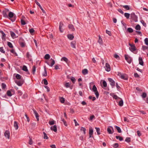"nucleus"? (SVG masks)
<instances>
[{
	"label": "nucleus",
	"mask_w": 148,
	"mask_h": 148,
	"mask_svg": "<svg viewBox=\"0 0 148 148\" xmlns=\"http://www.w3.org/2000/svg\"><path fill=\"white\" fill-rule=\"evenodd\" d=\"M50 58V56L49 54H47V64L51 67H52L55 63V61L52 58L49 60Z\"/></svg>",
	"instance_id": "f257e3e1"
},
{
	"label": "nucleus",
	"mask_w": 148,
	"mask_h": 148,
	"mask_svg": "<svg viewBox=\"0 0 148 148\" xmlns=\"http://www.w3.org/2000/svg\"><path fill=\"white\" fill-rule=\"evenodd\" d=\"M8 17H9L10 19L12 21L14 22L16 20L15 17H14V14L12 12H10L8 15Z\"/></svg>",
	"instance_id": "f03ea898"
},
{
	"label": "nucleus",
	"mask_w": 148,
	"mask_h": 148,
	"mask_svg": "<svg viewBox=\"0 0 148 148\" xmlns=\"http://www.w3.org/2000/svg\"><path fill=\"white\" fill-rule=\"evenodd\" d=\"M92 91L95 92V94L96 96V97L98 98L99 96V94L97 91V89L95 85H94L92 88Z\"/></svg>",
	"instance_id": "7ed1b4c3"
},
{
	"label": "nucleus",
	"mask_w": 148,
	"mask_h": 148,
	"mask_svg": "<svg viewBox=\"0 0 148 148\" xmlns=\"http://www.w3.org/2000/svg\"><path fill=\"white\" fill-rule=\"evenodd\" d=\"M129 45L130 46V47H129V49L132 52H133L136 49V48L135 46L134 45L129 43Z\"/></svg>",
	"instance_id": "20e7f679"
},
{
	"label": "nucleus",
	"mask_w": 148,
	"mask_h": 148,
	"mask_svg": "<svg viewBox=\"0 0 148 148\" xmlns=\"http://www.w3.org/2000/svg\"><path fill=\"white\" fill-rule=\"evenodd\" d=\"M9 11V10L7 8L5 9L3 11L2 14L4 17L7 18L8 17L7 13Z\"/></svg>",
	"instance_id": "39448f33"
},
{
	"label": "nucleus",
	"mask_w": 148,
	"mask_h": 148,
	"mask_svg": "<svg viewBox=\"0 0 148 148\" xmlns=\"http://www.w3.org/2000/svg\"><path fill=\"white\" fill-rule=\"evenodd\" d=\"M125 58L127 62L129 63L130 64L132 61V58L128 55H125Z\"/></svg>",
	"instance_id": "423d86ee"
},
{
	"label": "nucleus",
	"mask_w": 148,
	"mask_h": 148,
	"mask_svg": "<svg viewBox=\"0 0 148 148\" xmlns=\"http://www.w3.org/2000/svg\"><path fill=\"white\" fill-rule=\"evenodd\" d=\"M107 131L110 134H112L114 132V130L112 126H109L107 128Z\"/></svg>",
	"instance_id": "0eeeda50"
},
{
	"label": "nucleus",
	"mask_w": 148,
	"mask_h": 148,
	"mask_svg": "<svg viewBox=\"0 0 148 148\" xmlns=\"http://www.w3.org/2000/svg\"><path fill=\"white\" fill-rule=\"evenodd\" d=\"M24 82V81L23 79H21L19 80H16L15 81V83L19 86H21L23 84Z\"/></svg>",
	"instance_id": "6e6552de"
},
{
	"label": "nucleus",
	"mask_w": 148,
	"mask_h": 148,
	"mask_svg": "<svg viewBox=\"0 0 148 148\" xmlns=\"http://www.w3.org/2000/svg\"><path fill=\"white\" fill-rule=\"evenodd\" d=\"M108 80L110 82V84L112 86V87H114L115 86V82L112 79L109 78L108 79Z\"/></svg>",
	"instance_id": "1a4fd4ad"
},
{
	"label": "nucleus",
	"mask_w": 148,
	"mask_h": 148,
	"mask_svg": "<svg viewBox=\"0 0 148 148\" xmlns=\"http://www.w3.org/2000/svg\"><path fill=\"white\" fill-rule=\"evenodd\" d=\"M131 18L135 21H136L137 20V17L135 15L134 13H132L131 14Z\"/></svg>",
	"instance_id": "9d476101"
},
{
	"label": "nucleus",
	"mask_w": 148,
	"mask_h": 148,
	"mask_svg": "<svg viewBox=\"0 0 148 148\" xmlns=\"http://www.w3.org/2000/svg\"><path fill=\"white\" fill-rule=\"evenodd\" d=\"M105 68L106 70L107 71H109L111 70L110 66L109 64L107 63H106Z\"/></svg>",
	"instance_id": "9b49d317"
},
{
	"label": "nucleus",
	"mask_w": 148,
	"mask_h": 148,
	"mask_svg": "<svg viewBox=\"0 0 148 148\" xmlns=\"http://www.w3.org/2000/svg\"><path fill=\"white\" fill-rule=\"evenodd\" d=\"M64 26V24L62 23V22H60V25H59V30L60 32H63V29L62 28V27Z\"/></svg>",
	"instance_id": "f8f14e48"
},
{
	"label": "nucleus",
	"mask_w": 148,
	"mask_h": 148,
	"mask_svg": "<svg viewBox=\"0 0 148 148\" xmlns=\"http://www.w3.org/2000/svg\"><path fill=\"white\" fill-rule=\"evenodd\" d=\"M4 135L8 139H9L10 138V132L9 131L6 130L5 132Z\"/></svg>",
	"instance_id": "ddd939ff"
},
{
	"label": "nucleus",
	"mask_w": 148,
	"mask_h": 148,
	"mask_svg": "<svg viewBox=\"0 0 148 148\" xmlns=\"http://www.w3.org/2000/svg\"><path fill=\"white\" fill-rule=\"evenodd\" d=\"M35 2L36 3V4L39 6L40 8L42 10V12L44 13H45V11L43 9L42 6L40 5V3L36 0H35Z\"/></svg>",
	"instance_id": "4468645a"
},
{
	"label": "nucleus",
	"mask_w": 148,
	"mask_h": 148,
	"mask_svg": "<svg viewBox=\"0 0 148 148\" xmlns=\"http://www.w3.org/2000/svg\"><path fill=\"white\" fill-rule=\"evenodd\" d=\"M120 77L121 79L124 80H126L128 79L127 75L125 74H121Z\"/></svg>",
	"instance_id": "2eb2a0df"
},
{
	"label": "nucleus",
	"mask_w": 148,
	"mask_h": 148,
	"mask_svg": "<svg viewBox=\"0 0 148 148\" xmlns=\"http://www.w3.org/2000/svg\"><path fill=\"white\" fill-rule=\"evenodd\" d=\"M33 111H34V113L36 118L37 121H38L39 120L38 114V113L35 110H34Z\"/></svg>",
	"instance_id": "dca6fc26"
},
{
	"label": "nucleus",
	"mask_w": 148,
	"mask_h": 148,
	"mask_svg": "<svg viewBox=\"0 0 148 148\" xmlns=\"http://www.w3.org/2000/svg\"><path fill=\"white\" fill-rule=\"evenodd\" d=\"M50 129L51 130L55 132H57V126L56 125H54L53 126H51V127Z\"/></svg>",
	"instance_id": "f3484780"
},
{
	"label": "nucleus",
	"mask_w": 148,
	"mask_h": 148,
	"mask_svg": "<svg viewBox=\"0 0 148 148\" xmlns=\"http://www.w3.org/2000/svg\"><path fill=\"white\" fill-rule=\"evenodd\" d=\"M76 42L75 41H72L71 43V47L74 48H76Z\"/></svg>",
	"instance_id": "a211bd4d"
},
{
	"label": "nucleus",
	"mask_w": 148,
	"mask_h": 148,
	"mask_svg": "<svg viewBox=\"0 0 148 148\" xmlns=\"http://www.w3.org/2000/svg\"><path fill=\"white\" fill-rule=\"evenodd\" d=\"M10 34L11 36L13 38H16L18 37V36H16L15 34L12 31H10Z\"/></svg>",
	"instance_id": "6ab92c4d"
},
{
	"label": "nucleus",
	"mask_w": 148,
	"mask_h": 148,
	"mask_svg": "<svg viewBox=\"0 0 148 148\" xmlns=\"http://www.w3.org/2000/svg\"><path fill=\"white\" fill-rule=\"evenodd\" d=\"M0 32L2 34V39L3 40H5V37L6 36L5 34L2 30H1L0 31Z\"/></svg>",
	"instance_id": "aec40b11"
},
{
	"label": "nucleus",
	"mask_w": 148,
	"mask_h": 148,
	"mask_svg": "<svg viewBox=\"0 0 148 148\" xmlns=\"http://www.w3.org/2000/svg\"><path fill=\"white\" fill-rule=\"evenodd\" d=\"M69 28V29L72 31H74L75 30V29L74 27L73 26L72 24H70L68 26Z\"/></svg>",
	"instance_id": "412c9836"
},
{
	"label": "nucleus",
	"mask_w": 148,
	"mask_h": 148,
	"mask_svg": "<svg viewBox=\"0 0 148 148\" xmlns=\"http://www.w3.org/2000/svg\"><path fill=\"white\" fill-rule=\"evenodd\" d=\"M139 61V64L142 65L143 66V60L141 57H139L138 59Z\"/></svg>",
	"instance_id": "4be33fe9"
},
{
	"label": "nucleus",
	"mask_w": 148,
	"mask_h": 148,
	"mask_svg": "<svg viewBox=\"0 0 148 148\" xmlns=\"http://www.w3.org/2000/svg\"><path fill=\"white\" fill-rule=\"evenodd\" d=\"M14 126L16 130H17L18 129V126L17 122L16 121L14 122Z\"/></svg>",
	"instance_id": "5701e85b"
},
{
	"label": "nucleus",
	"mask_w": 148,
	"mask_h": 148,
	"mask_svg": "<svg viewBox=\"0 0 148 148\" xmlns=\"http://www.w3.org/2000/svg\"><path fill=\"white\" fill-rule=\"evenodd\" d=\"M114 127L115 129L117 130L118 132L121 133V129L119 127L117 126H115Z\"/></svg>",
	"instance_id": "b1692460"
},
{
	"label": "nucleus",
	"mask_w": 148,
	"mask_h": 148,
	"mask_svg": "<svg viewBox=\"0 0 148 148\" xmlns=\"http://www.w3.org/2000/svg\"><path fill=\"white\" fill-rule=\"evenodd\" d=\"M82 73L84 75L87 74L88 73V70L86 69H84L82 71Z\"/></svg>",
	"instance_id": "393cba45"
},
{
	"label": "nucleus",
	"mask_w": 148,
	"mask_h": 148,
	"mask_svg": "<svg viewBox=\"0 0 148 148\" xmlns=\"http://www.w3.org/2000/svg\"><path fill=\"white\" fill-rule=\"evenodd\" d=\"M68 38L70 40H72L74 38L73 35L71 34H69L67 36Z\"/></svg>",
	"instance_id": "a878e982"
},
{
	"label": "nucleus",
	"mask_w": 148,
	"mask_h": 148,
	"mask_svg": "<svg viewBox=\"0 0 148 148\" xmlns=\"http://www.w3.org/2000/svg\"><path fill=\"white\" fill-rule=\"evenodd\" d=\"M22 70L24 71H26V72H28V70L27 68V67L25 66L24 65L23 66V68L22 69Z\"/></svg>",
	"instance_id": "bb28decb"
},
{
	"label": "nucleus",
	"mask_w": 148,
	"mask_h": 148,
	"mask_svg": "<svg viewBox=\"0 0 148 148\" xmlns=\"http://www.w3.org/2000/svg\"><path fill=\"white\" fill-rule=\"evenodd\" d=\"M43 82L44 84L45 85L44 86L45 88H46V79H44L42 80V84H43Z\"/></svg>",
	"instance_id": "cd10ccee"
},
{
	"label": "nucleus",
	"mask_w": 148,
	"mask_h": 148,
	"mask_svg": "<svg viewBox=\"0 0 148 148\" xmlns=\"http://www.w3.org/2000/svg\"><path fill=\"white\" fill-rule=\"evenodd\" d=\"M99 39L98 40V42L100 44H102L103 43L102 40V38L101 36H99Z\"/></svg>",
	"instance_id": "c85d7f7f"
},
{
	"label": "nucleus",
	"mask_w": 148,
	"mask_h": 148,
	"mask_svg": "<svg viewBox=\"0 0 148 148\" xmlns=\"http://www.w3.org/2000/svg\"><path fill=\"white\" fill-rule=\"evenodd\" d=\"M49 124L50 125H52L54 124V121L53 120H50L48 122Z\"/></svg>",
	"instance_id": "c756f323"
},
{
	"label": "nucleus",
	"mask_w": 148,
	"mask_h": 148,
	"mask_svg": "<svg viewBox=\"0 0 148 148\" xmlns=\"http://www.w3.org/2000/svg\"><path fill=\"white\" fill-rule=\"evenodd\" d=\"M8 45L10 48H13V46L12 44L11 43V42H8Z\"/></svg>",
	"instance_id": "7c9ffc66"
},
{
	"label": "nucleus",
	"mask_w": 148,
	"mask_h": 148,
	"mask_svg": "<svg viewBox=\"0 0 148 148\" xmlns=\"http://www.w3.org/2000/svg\"><path fill=\"white\" fill-rule=\"evenodd\" d=\"M7 94L8 96L9 97H11L12 96V94L11 93V92L10 90H8L7 91Z\"/></svg>",
	"instance_id": "2f4dec72"
},
{
	"label": "nucleus",
	"mask_w": 148,
	"mask_h": 148,
	"mask_svg": "<svg viewBox=\"0 0 148 148\" xmlns=\"http://www.w3.org/2000/svg\"><path fill=\"white\" fill-rule=\"evenodd\" d=\"M140 25L138 24L136 26L135 29L137 30H140Z\"/></svg>",
	"instance_id": "473e14b6"
},
{
	"label": "nucleus",
	"mask_w": 148,
	"mask_h": 148,
	"mask_svg": "<svg viewBox=\"0 0 148 148\" xmlns=\"http://www.w3.org/2000/svg\"><path fill=\"white\" fill-rule=\"evenodd\" d=\"M119 104L120 106H122L123 105V101L122 99L119 101Z\"/></svg>",
	"instance_id": "72a5a7b5"
},
{
	"label": "nucleus",
	"mask_w": 148,
	"mask_h": 148,
	"mask_svg": "<svg viewBox=\"0 0 148 148\" xmlns=\"http://www.w3.org/2000/svg\"><path fill=\"white\" fill-rule=\"evenodd\" d=\"M21 22L22 25H25L26 24V23L23 19H21Z\"/></svg>",
	"instance_id": "f704fd0d"
},
{
	"label": "nucleus",
	"mask_w": 148,
	"mask_h": 148,
	"mask_svg": "<svg viewBox=\"0 0 148 148\" xmlns=\"http://www.w3.org/2000/svg\"><path fill=\"white\" fill-rule=\"evenodd\" d=\"M60 102L62 103H64L65 101L64 99L62 97H60Z\"/></svg>",
	"instance_id": "c9c22d12"
},
{
	"label": "nucleus",
	"mask_w": 148,
	"mask_h": 148,
	"mask_svg": "<svg viewBox=\"0 0 148 148\" xmlns=\"http://www.w3.org/2000/svg\"><path fill=\"white\" fill-rule=\"evenodd\" d=\"M142 49L143 51H145L146 49L148 50V47L145 46H143L142 47Z\"/></svg>",
	"instance_id": "e433bc0d"
},
{
	"label": "nucleus",
	"mask_w": 148,
	"mask_h": 148,
	"mask_svg": "<svg viewBox=\"0 0 148 148\" xmlns=\"http://www.w3.org/2000/svg\"><path fill=\"white\" fill-rule=\"evenodd\" d=\"M16 78L18 79H21V76L19 74H17L16 76Z\"/></svg>",
	"instance_id": "4c0bfd02"
},
{
	"label": "nucleus",
	"mask_w": 148,
	"mask_h": 148,
	"mask_svg": "<svg viewBox=\"0 0 148 148\" xmlns=\"http://www.w3.org/2000/svg\"><path fill=\"white\" fill-rule=\"evenodd\" d=\"M95 129L96 130V131L97 132V134L98 135H99L100 134V129L99 128L95 127Z\"/></svg>",
	"instance_id": "58836bf2"
},
{
	"label": "nucleus",
	"mask_w": 148,
	"mask_h": 148,
	"mask_svg": "<svg viewBox=\"0 0 148 148\" xmlns=\"http://www.w3.org/2000/svg\"><path fill=\"white\" fill-rule=\"evenodd\" d=\"M61 61L64 60V61H65L66 62H67V61H68V60L67 58H66L65 57H63L62 58V59H61Z\"/></svg>",
	"instance_id": "ea45409f"
},
{
	"label": "nucleus",
	"mask_w": 148,
	"mask_h": 148,
	"mask_svg": "<svg viewBox=\"0 0 148 148\" xmlns=\"http://www.w3.org/2000/svg\"><path fill=\"white\" fill-rule=\"evenodd\" d=\"M116 138L117 139H119L120 141H122L123 140V138L122 137L120 136H116Z\"/></svg>",
	"instance_id": "a19ab883"
},
{
	"label": "nucleus",
	"mask_w": 148,
	"mask_h": 148,
	"mask_svg": "<svg viewBox=\"0 0 148 148\" xmlns=\"http://www.w3.org/2000/svg\"><path fill=\"white\" fill-rule=\"evenodd\" d=\"M124 16L127 18H128L130 16V14L125 13L124 14Z\"/></svg>",
	"instance_id": "79ce46f5"
},
{
	"label": "nucleus",
	"mask_w": 148,
	"mask_h": 148,
	"mask_svg": "<svg viewBox=\"0 0 148 148\" xmlns=\"http://www.w3.org/2000/svg\"><path fill=\"white\" fill-rule=\"evenodd\" d=\"M20 46L22 47H24L25 46V44L24 42H20Z\"/></svg>",
	"instance_id": "37998d69"
},
{
	"label": "nucleus",
	"mask_w": 148,
	"mask_h": 148,
	"mask_svg": "<svg viewBox=\"0 0 148 148\" xmlns=\"http://www.w3.org/2000/svg\"><path fill=\"white\" fill-rule=\"evenodd\" d=\"M127 31L130 33H132L133 32V29L131 28H128L127 29Z\"/></svg>",
	"instance_id": "c03bdc74"
},
{
	"label": "nucleus",
	"mask_w": 148,
	"mask_h": 148,
	"mask_svg": "<svg viewBox=\"0 0 148 148\" xmlns=\"http://www.w3.org/2000/svg\"><path fill=\"white\" fill-rule=\"evenodd\" d=\"M81 130L83 132L84 134H86V129L85 128L82 127L81 128Z\"/></svg>",
	"instance_id": "a18cd8bd"
},
{
	"label": "nucleus",
	"mask_w": 148,
	"mask_h": 148,
	"mask_svg": "<svg viewBox=\"0 0 148 148\" xmlns=\"http://www.w3.org/2000/svg\"><path fill=\"white\" fill-rule=\"evenodd\" d=\"M103 85L104 87H106L107 86V84L106 82L105 81H103Z\"/></svg>",
	"instance_id": "49530a36"
},
{
	"label": "nucleus",
	"mask_w": 148,
	"mask_h": 148,
	"mask_svg": "<svg viewBox=\"0 0 148 148\" xmlns=\"http://www.w3.org/2000/svg\"><path fill=\"white\" fill-rule=\"evenodd\" d=\"M112 97L114 98L115 99H121V98H120L119 97H118L116 95H114L112 96Z\"/></svg>",
	"instance_id": "de8ad7c7"
},
{
	"label": "nucleus",
	"mask_w": 148,
	"mask_h": 148,
	"mask_svg": "<svg viewBox=\"0 0 148 148\" xmlns=\"http://www.w3.org/2000/svg\"><path fill=\"white\" fill-rule=\"evenodd\" d=\"M17 92H18V95L19 96H21L23 94V93H22V92L21 90H18L17 91Z\"/></svg>",
	"instance_id": "09e8293b"
},
{
	"label": "nucleus",
	"mask_w": 148,
	"mask_h": 148,
	"mask_svg": "<svg viewBox=\"0 0 148 148\" xmlns=\"http://www.w3.org/2000/svg\"><path fill=\"white\" fill-rule=\"evenodd\" d=\"M112 146L114 148H116L118 147L119 145L117 143H115Z\"/></svg>",
	"instance_id": "8fccbe9b"
},
{
	"label": "nucleus",
	"mask_w": 148,
	"mask_h": 148,
	"mask_svg": "<svg viewBox=\"0 0 148 148\" xmlns=\"http://www.w3.org/2000/svg\"><path fill=\"white\" fill-rule=\"evenodd\" d=\"M36 68L35 66H34L33 67V68H32V73H33V74H34V73H35V72L36 71Z\"/></svg>",
	"instance_id": "3c124183"
},
{
	"label": "nucleus",
	"mask_w": 148,
	"mask_h": 148,
	"mask_svg": "<svg viewBox=\"0 0 148 148\" xmlns=\"http://www.w3.org/2000/svg\"><path fill=\"white\" fill-rule=\"evenodd\" d=\"M29 32L31 34H32L34 32V29L32 28L29 29Z\"/></svg>",
	"instance_id": "603ef678"
},
{
	"label": "nucleus",
	"mask_w": 148,
	"mask_h": 148,
	"mask_svg": "<svg viewBox=\"0 0 148 148\" xmlns=\"http://www.w3.org/2000/svg\"><path fill=\"white\" fill-rule=\"evenodd\" d=\"M144 41L145 44L146 45H148V38H146L145 39Z\"/></svg>",
	"instance_id": "864d4df0"
},
{
	"label": "nucleus",
	"mask_w": 148,
	"mask_h": 148,
	"mask_svg": "<svg viewBox=\"0 0 148 148\" xmlns=\"http://www.w3.org/2000/svg\"><path fill=\"white\" fill-rule=\"evenodd\" d=\"M123 8H124L127 9V10H129L130 9V8L129 6L127 5H125L123 6Z\"/></svg>",
	"instance_id": "5fc2aeb1"
},
{
	"label": "nucleus",
	"mask_w": 148,
	"mask_h": 148,
	"mask_svg": "<svg viewBox=\"0 0 148 148\" xmlns=\"http://www.w3.org/2000/svg\"><path fill=\"white\" fill-rule=\"evenodd\" d=\"M0 51L4 53H5V51L3 49V47H0Z\"/></svg>",
	"instance_id": "6e6d98bb"
},
{
	"label": "nucleus",
	"mask_w": 148,
	"mask_h": 148,
	"mask_svg": "<svg viewBox=\"0 0 148 148\" xmlns=\"http://www.w3.org/2000/svg\"><path fill=\"white\" fill-rule=\"evenodd\" d=\"M93 133V130L92 129H90L89 134V135H92Z\"/></svg>",
	"instance_id": "4d7b16f0"
},
{
	"label": "nucleus",
	"mask_w": 148,
	"mask_h": 148,
	"mask_svg": "<svg viewBox=\"0 0 148 148\" xmlns=\"http://www.w3.org/2000/svg\"><path fill=\"white\" fill-rule=\"evenodd\" d=\"M125 141L128 143L130 142V138L129 137L126 138Z\"/></svg>",
	"instance_id": "13d9d810"
},
{
	"label": "nucleus",
	"mask_w": 148,
	"mask_h": 148,
	"mask_svg": "<svg viewBox=\"0 0 148 148\" xmlns=\"http://www.w3.org/2000/svg\"><path fill=\"white\" fill-rule=\"evenodd\" d=\"M26 56L27 58L29 59L30 57V55L29 52H27L26 53Z\"/></svg>",
	"instance_id": "bf43d9fd"
},
{
	"label": "nucleus",
	"mask_w": 148,
	"mask_h": 148,
	"mask_svg": "<svg viewBox=\"0 0 148 148\" xmlns=\"http://www.w3.org/2000/svg\"><path fill=\"white\" fill-rule=\"evenodd\" d=\"M70 85V84L69 83H66L65 84V86L66 88H68L69 87Z\"/></svg>",
	"instance_id": "052dcab7"
},
{
	"label": "nucleus",
	"mask_w": 148,
	"mask_h": 148,
	"mask_svg": "<svg viewBox=\"0 0 148 148\" xmlns=\"http://www.w3.org/2000/svg\"><path fill=\"white\" fill-rule=\"evenodd\" d=\"M147 96V94L145 93H143L142 95V97L143 98L146 97Z\"/></svg>",
	"instance_id": "680f3d73"
},
{
	"label": "nucleus",
	"mask_w": 148,
	"mask_h": 148,
	"mask_svg": "<svg viewBox=\"0 0 148 148\" xmlns=\"http://www.w3.org/2000/svg\"><path fill=\"white\" fill-rule=\"evenodd\" d=\"M106 33L108 34L109 36H111V34L110 31H109L107 30H106Z\"/></svg>",
	"instance_id": "e2e57ef3"
},
{
	"label": "nucleus",
	"mask_w": 148,
	"mask_h": 148,
	"mask_svg": "<svg viewBox=\"0 0 148 148\" xmlns=\"http://www.w3.org/2000/svg\"><path fill=\"white\" fill-rule=\"evenodd\" d=\"M30 138V139H29V143L30 145H31L33 144V141H32V139L30 138Z\"/></svg>",
	"instance_id": "0e129e2a"
},
{
	"label": "nucleus",
	"mask_w": 148,
	"mask_h": 148,
	"mask_svg": "<svg viewBox=\"0 0 148 148\" xmlns=\"http://www.w3.org/2000/svg\"><path fill=\"white\" fill-rule=\"evenodd\" d=\"M2 88L3 89H4L6 87V86L5 84H4V83H2Z\"/></svg>",
	"instance_id": "69168bd1"
},
{
	"label": "nucleus",
	"mask_w": 148,
	"mask_h": 148,
	"mask_svg": "<svg viewBox=\"0 0 148 148\" xmlns=\"http://www.w3.org/2000/svg\"><path fill=\"white\" fill-rule=\"evenodd\" d=\"M141 22L142 24H143V25L145 27L146 26V23L144 22V21L143 20H141Z\"/></svg>",
	"instance_id": "338daca9"
},
{
	"label": "nucleus",
	"mask_w": 148,
	"mask_h": 148,
	"mask_svg": "<svg viewBox=\"0 0 148 148\" xmlns=\"http://www.w3.org/2000/svg\"><path fill=\"white\" fill-rule=\"evenodd\" d=\"M71 80L73 83H74L75 82V79L73 77H72L71 79Z\"/></svg>",
	"instance_id": "774afa93"
}]
</instances>
